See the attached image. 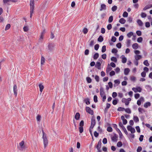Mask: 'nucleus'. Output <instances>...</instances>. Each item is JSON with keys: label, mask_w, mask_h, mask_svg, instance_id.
<instances>
[{"label": "nucleus", "mask_w": 152, "mask_h": 152, "mask_svg": "<svg viewBox=\"0 0 152 152\" xmlns=\"http://www.w3.org/2000/svg\"><path fill=\"white\" fill-rule=\"evenodd\" d=\"M34 9H30V17L31 18H32V14L33 13Z\"/></svg>", "instance_id": "c03bdc74"}, {"label": "nucleus", "mask_w": 152, "mask_h": 152, "mask_svg": "<svg viewBox=\"0 0 152 152\" xmlns=\"http://www.w3.org/2000/svg\"><path fill=\"white\" fill-rule=\"evenodd\" d=\"M112 69V68L110 66L109 64H108L106 68V72L107 73H108Z\"/></svg>", "instance_id": "f3484780"}, {"label": "nucleus", "mask_w": 152, "mask_h": 152, "mask_svg": "<svg viewBox=\"0 0 152 152\" xmlns=\"http://www.w3.org/2000/svg\"><path fill=\"white\" fill-rule=\"evenodd\" d=\"M106 9V6L104 4H102L101 5V7L100 9V11H102L103 10H104Z\"/></svg>", "instance_id": "f8f14e48"}, {"label": "nucleus", "mask_w": 152, "mask_h": 152, "mask_svg": "<svg viewBox=\"0 0 152 152\" xmlns=\"http://www.w3.org/2000/svg\"><path fill=\"white\" fill-rule=\"evenodd\" d=\"M116 40V38L114 36H113L111 39V41L113 42H115Z\"/></svg>", "instance_id": "338daca9"}, {"label": "nucleus", "mask_w": 152, "mask_h": 152, "mask_svg": "<svg viewBox=\"0 0 152 152\" xmlns=\"http://www.w3.org/2000/svg\"><path fill=\"white\" fill-rule=\"evenodd\" d=\"M23 30L25 32H27L28 31V27L27 26H24L23 28Z\"/></svg>", "instance_id": "680f3d73"}, {"label": "nucleus", "mask_w": 152, "mask_h": 152, "mask_svg": "<svg viewBox=\"0 0 152 152\" xmlns=\"http://www.w3.org/2000/svg\"><path fill=\"white\" fill-rule=\"evenodd\" d=\"M118 52V50L117 49L113 48L112 50V52L113 53H116Z\"/></svg>", "instance_id": "864d4df0"}, {"label": "nucleus", "mask_w": 152, "mask_h": 152, "mask_svg": "<svg viewBox=\"0 0 152 152\" xmlns=\"http://www.w3.org/2000/svg\"><path fill=\"white\" fill-rule=\"evenodd\" d=\"M83 31L84 34H86L88 32V29L86 28H85L83 30Z\"/></svg>", "instance_id": "49530a36"}, {"label": "nucleus", "mask_w": 152, "mask_h": 152, "mask_svg": "<svg viewBox=\"0 0 152 152\" xmlns=\"http://www.w3.org/2000/svg\"><path fill=\"white\" fill-rule=\"evenodd\" d=\"M127 36L129 38L131 37L132 36H133L134 37H135V35H133V33L132 32H130L128 33L127 34Z\"/></svg>", "instance_id": "4be33fe9"}, {"label": "nucleus", "mask_w": 152, "mask_h": 152, "mask_svg": "<svg viewBox=\"0 0 152 152\" xmlns=\"http://www.w3.org/2000/svg\"><path fill=\"white\" fill-rule=\"evenodd\" d=\"M137 22L139 26H142L143 25V23L142 21L140 20H137Z\"/></svg>", "instance_id": "aec40b11"}, {"label": "nucleus", "mask_w": 152, "mask_h": 152, "mask_svg": "<svg viewBox=\"0 0 152 152\" xmlns=\"http://www.w3.org/2000/svg\"><path fill=\"white\" fill-rule=\"evenodd\" d=\"M111 60L112 61H113L115 63L117 62V58L115 57H112L111 58Z\"/></svg>", "instance_id": "473e14b6"}, {"label": "nucleus", "mask_w": 152, "mask_h": 152, "mask_svg": "<svg viewBox=\"0 0 152 152\" xmlns=\"http://www.w3.org/2000/svg\"><path fill=\"white\" fill-rule=\"evenodd\" d=\"M126 20L123 18H121L119 20V22L122 24H124L126 22Z\"/></svg>", "instance_id": "393cba45"}, {"label": "nucleus", "mask_w": 152, "mask_h": 152, "mask_svg": "<svg viewBox=\"0 0 152 152\" xmlns=\"http://www.w3.org/2000/svg\"><path fill=\"white\" fill-rule=\"evenodd\" d=\"M138 110L139 112L141 113H142L145 112V110L142 108L139 107Z\"/></svg>", "instance_id": "bb28decb"}, {"label": "nucleus", "mask_w": 152, "mask_h": 152, "mask_svg": "<svg viewBox=\"0 0 152 152\" xmlns=\"http://www.w3.org/2000/svg\"><path fill=\"white\" fill-rule=\"evenodd\" d=\"M84 102H86V104H90L89 100L88 98H86L84 99Z\"/></svg>", "instance_id": "c9c22d12"}, {"label": "nucleus", "mask_w": 152, "mask_h": 152, "mask_svg": "<svg viewBox=\"0 0 152 152\" xmlns=\"http://www.w3.org/2000/svg\"><path fill=\"white\" fill-rule=\"evenodd\" d=\"M112 140L114 142H116L117 141V137L116 136H114L112 137Z\"/></svg>", "instance_id": "de8ad7c7"}, {"label": "nucleus", "mask_w": 152, "mask_h": 152, "mask_svg": "<svg viewBox=\"0 0 152 152\" xmlns=\"http://www.w3.org/2000/svg\"><path fill=\"white\" fill-rule=\"evenodd\" d=\"M143 64L144 65L146 66H148L149 65V64L148 62V61L147 60H145L143 62Z\"/></svg>", "instance_id": "f704fd0d"}, {"label": "nucleus", "mask_w": 152, "mask_h": 152, "mask_svg": "<svg viewBox=\"0 0 152 152\" xmlns=\"http://www.w3.org/2000/svg\"><path fill=\"white\" fill-rule=\"evenodd\" d=\"M106 50V46L104 45L102 47V53L104 52Z\"/></svg>", "instance_id": "58836bf2"}, {"label": "nucleus", "mask_w": 152, "mask_h": 152, "mask_svg": "<svg viewBox=\"0 0 152 152\" xmlns=\"http://www.w3.org/2000/svg\"><path fill=\"white\" fill-rule=\"evenodd\" d=\"M116 47L118 48H121V43H118L116 45Z\"/></svg>", "instance_id": "774afa93"}, {"label": "nucleus", "mask_w": 152, "mask_h": 152, "mask_svg": "<svg viewBox=\"0 0 152 152\" xmlns=\"http://www.w3.org/2000/svg\"><path fill=\"white\" fill-rule=\"evenodd\" d=\"M94 100L95 102H97L98 101L97 97L96 95H94Z\"/></svg>", "instance_id": "bf43d9fd"}, {"label": "nucleus", "mask_w": 152, "mask_h": 152, "mask_svg": "<svg viewBox=\"0 0 152 152\" xmlns=\"http://www.w3.org/2000/svg\"><path fill=\"white\" fill-rule=\"evenodd\" d=\"M132 48L135 50L137 49L138 48V45L137 43H135L132 45Z\"/></svg>", "instance_id": "412c9836"}, {"label": "nucleus", "mask_w": 152, "mask_h": 152, "mask_svg": "<svg viewBox=\"0 0 152 152\" xmlns=\"http://www.w3.org/2000/svg\"><path fill=\"white\" fill-rule=\"evenodd\" d=\"M101 63L97 61L96 63V64L95 65V66L98 69H101Z\"/></svg>", "instance_id": "dca6fc26"}, {"label": "nucleus", "mask_w": 152, "mask_h": 152, "mask_svg": "<svg viewBox=\"0 0 152 152\" xmlns=\"http://www.w3.org/2000/svg\"><path fill=\"white\" fill-rule=\"evenodd\" d=\"M107 130L109 132H111L113 131V129L111 127L109 126L107 128Z\"/></svg>", "instance_id": "8fccbe9b"}, {"label": "nucleus", "mask_w": 152, "mask_h": 152, "mask_svg": "<svg viewBox=\"0 0 152 152\" xmlns=\"http://www.w3.org/2000/svg\"><path fill=\"white\" fill-rule=\"evenodd\" d=\"M115 84H114V86L115 87L118 86L120 83V81L118 79L115 80L114 81Z\"/></svg>", "instance_id": "a211bd4d"}, {"label": "nucleus", "mask_w": 152, "mask_h": 152, "mask_svg": "<svg viewBox=\"0 0 152 152\" xmlns=\"http://www.w3.org/2000/svg\"><path fill=\"white\" fill-rule=\"evenodd\" d=\"M134 58L136 61H138L142 58L141 55H136L134 56Z\"/></svg>", "instance_id": "6ab92c4d"}, {"label": "nucleus", "mask_w": 152, "mask_h": 152, "mask_svg": "<svg viewBox=\"0 0 152 152\" xmlns=\"http://www.w3.org/2000/svg\"><path fill=\"white\" fill-rule=\"evenodd\" d=\"M10 27V25L9 24H7L5 27V30H7L9 29Z\"/></svg>", "instance_id": "6e6d98bb"}, {"label": "nucleus", "mask_w": 152, "mask_h": 152, "mask_svg": "<svg viewBox=\"0 0 152 152\" xmlns=\"http://www.w3.org/2000/svg\"><path fill=\"white\" fill-rule=\"evenodd\" d=\"M130 80L132 81H135L136 80V77L134 76H132L130 77Z\"/></svg>", "instance_id": "e2e57ef3"}, {"label": "nucleus", "mask_w": 152, "mask_h": 152, "mask_svg": "<svg viewBox=\"0 0 152 152\" xmlns=\"http://www.w3.org/2000/svg\"><path fill=\"white\" fill-rule=\"evenodd\" d=\"M80 117V115L79 113H77L75 116V118L77 120H78L79 119Z\"/></svg>", "instance_id": "c85d7f7f"}, {"label": "nucleus", "mask_w": 152, "mask_h": 152, "mask_svg": "<svg viewBox=\"0 0 152 152\" xmlns=\"http://www.w3.org/2000/svg\"><path fill=\"white\" fill-rule=\"evenodd\" d=\"M42 132L43 135L42 138L43 139V143L44 145V147L45 148L48 145V141L46 135L45 133L44 132L43 130H42Z\"/></svg>", "instance_id": "f257e3e1"}, {"label": "nucleus", "mask_w": 152, "mask_h": 152, "mask_svg": "<svg viewBox=\"0 0 152 152\" xmlns=\"http://www.w3.org/2000/svg\"><path fill=\"white\" fill-rule=\"evenodd\" d=\"M137 35L138 36H140L141 35L142 33L140 31H137L136 32Z\"/></svg>", "instance_id": "4d7b16f0"}, {"label": "nucleus", "mask_w": 152, "mask_h": 152, "mask_svg": "<svg viewBox=\"0 0 152 152\" xmlns=\"http://www.w3.org/2000/svg\"><path fill=\"white\" fill-rule=\"evenodd\" d=\"M125 110V109L124 108L122 107H119L117 109V110L118 111H120L124 110Z\"/></svg>", "instance_id": "603ef678"}, {"label": "nucleus", "mask_w": 152, "mask_h": 152, "mask_svg": "<svg viewBox=\"0 0 152 152\" xmlns=\"http://www.w3.org/2000/svg\"><path fill=\"white\" fill-rule=\"evenodd\" d=\"M96 124L95 120L94 117H92L91 119V124L95 125Z\"/></svg>", "instance_id": "2f4dec72"}, {"label": "nucleus", "mask_w": 152, "mask_h": 152, "mask_svg": "<svg viewBox=\"0 0 152 152\" xmlns=\"http://www.w3.org/2000/svg\"><path fill=\"white\" fill-rule=\"evenodd\" d=\"M55 45L53 43H49L48 45V49L50 51H53Z\"/></svg>", "instance_id": "f03ea898"}, {"label": "nucleus", "mask_w": 152, "mask_h": 152, "mask_svg": "<svg viewBox=\"0 0 152 152\" xmlns=\"http://www.w3.org/2000/svg\"><path fill=\"white\" fill-rule=\"evenodd\" d=\"M122 102L123 103H125V105H128L129 103V102L127 101L126 99L125 98H123L122 99Z\"/></svg>", "instance_id": "4468645a"}, {"label": "nucleus", "mask_w": 152, "mask_h": 152, "mask_svg": "<svg viewBox=\"0 0 152 152\" xmlns=\"http://www.w3.org/2000/svg\"><path fill=\"white\" fill-rule=\"evenodd\" d=\"M132 90L135 93H136L137 92H140L141 91L142 89L140 87H138L136 88H132Z\"/></svg>", "instance_id": "20e7f679"}, {"label": "nucleus", "mask_w": 152, "mask_h": 152, "mask_svg": "<svg viewBox=\"0 0 152 152\" xmlns=\"http://www.w3.org/2000/svg\"><path fill=\"white\" fill-rule=\"evenodd\" d=\"M151 106V103L150 102H147L145 103L144 104V107L145 108H148V107Z\"/></svg>", "instance_id": "ddd939ff"}, {"label": "nucleus", "mask_w": 152, "mask_h": 152, "mask_svg": "<svg viewBox=\"0 0 152 152\" xmlns=\"http://www.w3.org/2000/svg\"><path fill=\"white\" fill-rule=\"evenodd\" d=\"M102 145V142L101 140H100L98 143V144L96 146V148L97 150L100 149Z\"/></svg>", "instance_id": "1a4fd4ad"}, {"label": "nucleus", "mask_w": 152, "mask_h": 152, "mask_svg": "<svg viewBox=\"0 0 152 152\" xmlns=\"http://www.w3.org/2000/svg\"><path fill=\"white\" fill-rule=\"evenodd\" d=\"M103 38L101 36H100L98 39V41L100 42H102L103 40Z\"/></svg>", "instance_id": "7c9ffc66"}, {"label": "nucleus", "mask_w": 152, "mask_h": 152, "mask_svg": "<svg viewBox=\"0 0 152 152\" xmlns=\"http://www.w3.org/2000/svg\"><path fill=\"white\" fill-rule=\"evenodd\" d=\"M39 90L40 92L41 93L43 91L44 87L43 86L42 83H40L39 85Z\"/></svg>", "instance_id": "5701e85b"}, {"label": "nucleus", "mask_w": 152, "mask_h": 152, "mask_svg": "<svg viewBox=\"0 0 152 152\" xmlns=\"http://www.w3.org/2000/svg\"><path fill=\"white\" fill-rule=\"evenodd\" d=\"M118 102V99H114L113 101V104L114 105H115L117 104Z\"/></svg>", "instance_id": "3c124183"}, {"label": "nucleus", "mask_w": 152, "mask_h": 152, "mask_svg": "<svg viewBox=\"0 0 152 152\" xmlns=\"http://www.w3.org/2000/svg\"><path fill=\"white\" fill-rule=\"evenodd\" d=\"M124 110L126 113H131V111L129 108H128L126 109H125Z\"/></svg>", "instance_id": "37998d69"}, {"label": "nucleus", "mask_w": 152, "mask_h": 152, "mask_svg": "<svg viewBox=\"0 0 152 152\" xmlns=\"http://www.w3.org/2000/svg\"><path fill=\"white\" fill-rule=\"evenodd\" d=\"M99 56V54L98 53H95L93 56V58L94 59H96Z\"/></svg>", "instance_id": "c756f323"}, {"label": "nucleus", "mask_w": 152, "mask_h": 152, "mask_svg": "<svg viewBox=\"0 0 152 152\" xmlns=\"http://www.w3.org/2000/svg\"><path fill=\"white\" fill-rule=\"evenodd\" d=\"M112 28V26L111 24H108L107 26V28L108 30H110Z\"/></svg>", "instance_id": "5fc2aeb1"}, {"label": "nucleus", "mask_w": 152, "mask_h": 152, "mask_svg": "<svg viewBox=\"0 0 152 152\" xmlns=\"http://www.w3.org/2000/svg\"><path fill=\"white\" fill-rule=\"evenodd\" d=\"M133 119L134 121L136 123L138 122L139 121V118L136 116H134Z\"/></svg>", "instance_id": "b1692460"}, {"label": "nucleus", "mask_w": 152, "mask_h": 152, "mask_svg": "<svg viewBox=\"0 0 152 152\" xmlns=\"http://www.w3.org/2000/svg\"><path fill=\"white\" fill-rule=\"evenodd\" d=\"M100 95L101 97H102L104 95V89L102 88L101 87L100 89Z\"/></svg>", "instance_id": "9b49d317"}, {"label": "nucleus", "mask_w": 152, "mask_h": 152, "mask_svg": "<svg viewBox=\"0 0 152 152\" xmlns=\"http://www.w3.org/2000/svg\"><path fill=\"white\" fill-rule=\"evenodd\" d=\"M24 142L23 141H22L20 143L19 145L20 147L21 150H23L25 148V146L24 145Z\"/></svg>", "instance_id": "423d86ee"}, {"label": "nucleus", "mask_w": 152, "mask_h": 152, "mask_svg": "<svg viewBox=\"0 0 152 152\" xmlns=\"http://www.w3.org/2000/svg\"><path fill=\"white\" fill-rule=\"evenodd\" d=\"M102 142L104 144H106L107 142V140L106 138H104L102 140Z\"/></svg>", "instance_id": "13d9d810"}, {"label": "nucleus", "mask_w": 152, "mask_h": 152, "mask_svg": "<svg viewBox=\"0 0 152 152\" xmlns=\"http://www.w3.org/2000/svg\"><path fill=\"white\" fill-rule=\"evenodd\" d=\"M13 92L14 93V94L15 96H17V86L16 85H14L13 86Z\"/></svg>", "instance_id": "0eeeda50"}, {"label": "nucleus", "mask_w": 152, "mask_h": 152, "mask_svg": "<svg viewBox=\"0 0 152 152\" xmlns=\"http://www.w3.org/2000/svg\"><path fill=\"white\" fill-rule=\"evenodd\" d=\"M126 44L127 47H129L131 45V40L129 39H127Z\"/></svg>", "instance_id": "a878e982"}, {"label": "nucleus", "mask_w": 152, "mask_h": 152, "mask_svg": "<svg viewBox=\"0 0 152 152\" xmlns=\"http://www.w3.org/2000/svg\"><path fill=\"white\" fill-rule=\"evenodd\" d=\"M113 20V17L112 16H110L108 19V22L109 23L112 22Z\"/></svg>", "instance_id": "72a5a7b5"}, {"label": "nucleus", "mask_w": 152, "mask_h": 152, "mask_svg": "<svg viewBox=\"0 0 152 152\" xmlns=\"http://www.w3.org/2000/svg\"><path fill=\"white\" fill-rule=\"evenodd\" d=\"M141 17L142 18H145L147 16V15L146 13L144 12H142L141 13Z\"/></svg>", "instance_id": "09e8293b"}, {"label": "nucleus", "mask_w": 152, "mask_h": 152, "mask_svg": "<svg viewBox=\"0 0 152 152\" xmlns=\"http://www.w3.org/2000/svg\"><path fill=\"white\" fill-rule=\"evenodd\" d=\"M144 100V99L143 97H141L140 99L137 100V104L139 106L141 104V102H143Z\"/></svg>", "instance_id": "6e6552de"}, {"label": "nucleus", "mask_w": 152, "mask_h": 152, "mask_svg": "<svg viewBox=\"0 0 152 152\" xmlns=\"http://www.w3.org/2000/svg\"><path fill=\"white\" fill-rule=\"evenodd\" d=\"M145 88L150 91H152V88L151 86L149 85H146L145 86Z\"/></svg>", "instance_id": "cd10ccee"}, {"label": "nucleus", "mask_w": 152, "mask_h": 152, "mask_svg": "<svg viewBox=\"0 0 152 152\" xmlns=\"http://www.w3.org/2000/svg\"><path fill=\"white\" fill-rule=\"evenodd\" d=\"M86 80L88 83H91L92 80L90 77H87L86 78Z\"/></svg>", "instance_id": "e433bc0d"}, {"label": "nucleus", "mask_w": 152, "mask_h": 152, "mask_svg": "<svg viewBox=\"0 0 152 152\" xmlns=\"http://www.w3.org/2000/svg\"><path fill=\"white\" fill-rule=\"evenodd\" d=\"M143 39L142 37H139L137 39V42L139 43H141L142 42Z\"/></svg>", "instance_id": "a18cd8bd"}, {"label": "nucleus", "mask_w": 152, "mask_h": 152, "mask_svg": "<svg viewBox=\"0 0 152 152\" xmlns=\"http://www.w3.org/2000/svg\"><path fill=\"white\" fill-rule=\"evenodd\" d=\"M132 18L131 17H129L128 18L127 21L128 22H129V23H131L132 22Z\"/></svg>", "instance_id": "69168bd1"}, {"label": "nucleus", "mask_w": 152, "mask_h": 152, "mask_svg": "<svg viewBox=\"0 0 152 152\" xmlns=\"http://www.w3.org/2000/svg\"><path fill=\"white\" fill-rule=\"evenodd\" d=\"M122 62L123 63H125L127 61V59L124 55H122L121 56Z\"/></svg>", "instance_id": "2eb2a0df"}, {"label": "nucleus", "mask_w": 152, "mask_h": 152, "mask_svg": "<svg viewBox=\"0 0 152 152\" xmlns=\"http://www.w3.org/2000/svg\"><path fill=\"white\" fill-rule=\"evenodd\" d=\"M86 111L89 114L93 115L94 114V111L89 107H86Z\"/></svg>", "instance_id": "7ed1b4c3"}, {"label": "nucleus", "mask_w": 152, "mask_h": 152, "mask_svg": "<svg viewBox=\"0 0 152 152\" xmlns=\"http://www.w3.org/2000/svg\"><path fill=\"white\" fill-rule=\"evenodd\" d=\"M99 44H97L94 46V49L96 50H97L99 49Z\"/></svg>", "instance_id": "0e129e2a"}, {"label": "nucleus", "mask_w": 152, "mask_h": 152, "mask_svg": "<svg viewBox=\"0 0 152 152\" xmlns=\"http://www.w3.org/2000/svg\"><path fill=\"white\" fill-rule=\"evenodd\" d=\"M130 71V69L128 68H125L124 69V73L125 75H128Z\"/></svg>", "instance_id": "9d476101"}, {"label": "nucleus", "mask_w": 152, "mask_h": 152, "mask_svg": "<svg viewBox=\"0 0 152 152\" xmlns=\"http://www.w3.org/2000/svg\"><path fill=\"white\" fill-rule=\"evenodd\" d=\"M45 62V58L43 56L41 57V64L43 65Z\"/></svg>", "instance_id": "4c0bfd02"}, {"label": "nucleus", "mask_w": 152, "mask_h": 152, "mask_svg": "<svg viewBox=\"0 0 152 152\" xmlns=\"http://www.w3.org/2000/svg\"><path fill=\"white\" fill-rule=\"evenodd\" d=\"M122 144L121 142L119 141L118 142L117 144V147H121L122 146Z\"/></svg>", "instance_id": "a19ab883"}, {"label": "nucleus", "mask_w": 152, "mask_h": 152, "mask_svg": "<svg viewBox=\"0 0 152 152\" xmlns=\"http://www.w3.org/2000/svg\"><path fill=\"white\" fill-rule=\"evenodd\" d=\"M30 9H34V0H30Z\"/></svg>", "instance_id": "39448f33"}, {"label": "nucleus", "mask_w": 152, "mask_h": 152, "mask_svg": "<svg viewBox=\"0 0 152 152\" xmlns=\"http://www.w3.org/2000/svg\"><path fill=\"white\" fill-rule=\"evenodd\" d=\"M128 14L126 12H124L123 14V16L124 18L127 17L128 16Z\"/></svg>", "instance_id": "ea45409f"}, {"label": "nucleus", "mask_w": 152, "mask_h": 152, "mask_svg": "<svg viewBox=\"0 0 152 152\" xmlns=\"http://www.w3.org/2000/svg\"><path fill=\"white\" fill-rule=\"evenodd\" d=\"M117 9V7L116 6H113L112 8V10L113 12H115V11Z\"/></svg>", "instance_id": "79ce46f5"}, {"label": "nucleus", "mask_w": 152, "mask_h": 152, "mask_svg": "<svg viewBox=\"0 0 152 152\" xmlns=\"http://www.w3.org/2000/svg\"><path fill=\"white\" fill-rule=\"evenodd\" d=\"M142 148L141 146H139L138 147L137 150V152H140L142 150Z\"/></svg>", "instance_id": "052dcab7"}]
</instances>
